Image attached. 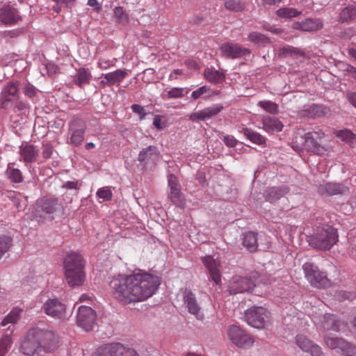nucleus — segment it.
Returning <instances> with one entry per match:
<instances>
[{
    "label": "nucleus",
    "instance_id": "obj_1",
    "mask_svg": "<svg viewBox=\"0 0 356 356\" xmlns=\"http://www.w3.org/2000/svg\"><path fill=\"white\" fill-rule=\"evenodd\" d=\"M161 282L158 276L149 273L119 275L109 282L113 297L124 305L142 302L151 297Z\"/></svg>",
    "mask_w": 356,
    "mask_h": 356
},
{
    "label": "nucleus",
    "instance_id": "obj_2",
    "mask_svg": "<svg viewBox=\"0 0 356 356\" xmlns=\"http://www.w3.org/2000/svg\"><path fill=\"white\" fill-rule=\"evenodd\" d=\"M337 230L328 225L316 227L308 236L310 246L321 250H330L338 241Z\"/></svg>",
    "mask_w": 356,
    "mask_h": 356
},
{
    "label": "nucleus",
    "instance_id": "obj_3",
    "mask_svg": "<svg viewBox=\"0 0 356 356\" xmlns=\"http://www.w3.org/2000/svg\"><path fill=\"white\" fill-rule=\"evenodd\" d=\"M65 278L70 286H79L85 280L83 260L81 254L71 253L64 260Z\"/></svg>",
    "mask_w": 356,
    "mask_h": 356
},
{
    "label": "nucleus",
    "instance_id": "obj_4",
    "mask_svg": "<svg viewBox=\"0 0 356 356\" xmlns=\"http://www.w3.org/2000/svg\"><path fill=\"white\" fill-rule=\"evenodd\" d=\"M30 330L42 352H50L58 346V339L51 330L39 327H32Z\"/></svg>",
    "mask_w": 356,
    "mask_h": 356
},
{
    "label": "nucleus",
    "instance_id": "obj_5",
    "mask_svg": "<svg viewBox=\"0 0 356 356\" xmlns=\"http://www.w3.org/2000/svg\"><path fill=\"white\" fill-rule=\"evenodd\" d=\"M302 269L305 277L312 286L321 289L330 285V280L327 279L325 273L321 271L314 263L306 262L302 266Z\"/></svg>",
    "mask_w": 356,
    "mask_h": 356
},
{
    "label": "nucleus",
    "instance_id": "obj_6",
    "mask_svg": "<svg viewBox=\"0 0 356 356\" xmlns=\"http://www.w3.org/2000/svg\"><path fill=\"white\" fill-rule=\"evenodd\" d=\"M60 204L58 199L54 197H44L38 203L35 211H33L34 217L40 221L42 219H53L51 214L55 213L59 208Z\"/></svg>",
    "mask_w": 356,
    "mask_h": 356
},
{
    "label": "nucleus",
    "instance_id": "obj_7",
    "mask_svg": "<svg viewBox=\"0 0 356 356\" xmlns=\"http://www.w3.org/2000/svg\"><path fill=\"white\" fill-rule=\"evenodd\" d=\"M245 318L250 326L261 329L270 321L269 312L263 307H252L245 312Z\"/></svg>",
    "mask_w": 356,
    "mask_h": 356
},
{
    "label": "nucleus",
    "instance_id": "obj_8",
    "mask_svg": "<svg viewBox=\"0 0 356 356\" xmlns=\"http://www.w3.org/2000/svg\"><path fill=\"white\" fill-rule=\"evenodd\" d=\"M66 305L57 298H49L42 307L47 315L60 320L66 318Z\"/></svg>",
    "mask_w": 356,
    "mask_h": 356
},
{
    "label": "nucleus",
    "instance_id": "obj_9",
    "mask_svg": "<svg viewBox=\"0 0 356 356\" xmlns=\"http://www.w3.org/2000/svg\"><path fill=\"white\" fill-rule=\"evenodd\" d=\"M227 334L232 342L239 348H249L254 343L250 334L235 325L229 327Z\"/></svg>",
    "mask_w": 356,
    "mask_h": 356
},
{
    "label": "nucleus",
    "instance_id": "obj_10",
    "mask_svg": "<svg viewBox=\"0 0 356 356\" xmlns=\"http://www.w3.org/2000/svg\"><path fill=\"white\" fill-rule=\"evenodd\" d=\"M96 321L95 312L88 306H80L76 314V323L86 331L93 329Z\"/></svg>",
    "mask_w": 356,
    "mask_h": 356
},
{
    "label": "nucleus",
    "instance_id": "obj_11",
    "mask_svg": "<svg viewBox=\"0 0 356 356\" xmlns=\"http://www.w3.org/2000/svg\"><path fill=\"white\" fill-rule=\"evenodd\" d=\"M19 96L18 82H8L0 94V108L2 109L8 108L9 104L18 99Z\"/></svg>",
    "mask_w": 356,
    "mask_h": 356
},
{
    "label": "nucleus",
    "instance_id": "obj_12",
    "mask_svg": "<svg viewBox=\"0 0 356 356\" xmlns=\"http://www.w3.org/2000/svg\"><path fill=\"white\" fill-rule=\"evenodd\" d=\"M255 284L254 281L248 277L236 276L233 278L228 286V291L230 295H236L250 291Z\"/></svg>",
    "mask_w": 356,
    "mask_h": 356
},
{
    "label": "nucleus",
    "instance_id": "obj_13",
    "mask_svg": "<svg viewBox=\"0 0 356 356\" xmlns=\"http://www.w3.org/2000/svg\"><path fill=\"white\" fill-rule=\"evenodd\" d=\"M19 351L28 356H33L35 354L39 355L42 352L30 329L21 341Z\"/></svg>",
    "mask_w": 356,
    "mask_h": 356
},
{
    "label": "nucleus",
    "instance_id": "obj_14",
    "mask_svg": "<svg viewBox=\"0 0 356 356\" xmlns=\"http://www.w3.org/2000/svg\"><path fill=\"white\" fill-rule=\"evenodd\" d=\"M220 50L222 56L226 58L235 59L250 54L249 49L229 42L222 44Z\"/></svg>",
    "mask_w": 356,
    "mask_h": 356
},
{
    "label": "nucleus",
    "instance_id": "obj_15",
    "mask_svg": "<svg viewBox=\"0 0 356 356\" xmlns=\"http://www.w3.org/2000/svg\"><path fill=\"white\" fill-rule=\"evenodd\" d=\"M184 302L190 314L195 315L198 320H203L204 314L197 302L195 295L189 289H185L183 293Z\"/></svg>",
    "mask_w": 356,
    "mask_h": 356
},
{
    "label": "nucleus",
    "instance_id": "obj_16",
    "mask_svg": "<svg viewBox=\"0 0 356 356\" xmlns=\"http://www.w3.org/2000/svg\"><path fill=\"white\" fill-rule=\"evenodd\" d=\"M86 129V125L81 119L73 120L70 124V131H71V142L75 146L80 145L83 139L84 134Z\"/></svg>",
    "mask_w": 356,
    "mask_h": 356
},
{
    "label": "nucleus",
    "instance_id": "obj_17",
    "mask_svg": "<svg viewBox=\"0 0 356 356\" xmlns=\"http://www.w3.org/2000/svg\"><path fill=\"white\" fill-rule=\"evenodd\" d=\"M22 20L17 8L10 5H4L0 8V21L4 24L14 25Z\"/></svg>",
    "mask_w": 356,
    "mask_h": 356
},
{
    "label": "nucleus",
    "instance_id": "obj_18",
    "mask_svg": "<svg viewBox=\"0 0 356 356\" xmlns=\"http://www.w3.org/2000/svg\"><path fill=\"white\" fill-rule=\"evenodd\" d=\"M323 135L322 132H308L305 135L304 138L301 137V140L303 141L305 148L309 151L316 154H323L325 149L316 140V138H321Z\"/></svg>",
    "mask_w": 356,
    "mask_h": 356
},
{
    "label": "nucleus",
    "instance_id": "obj_19",
    "mask_svg": "<svg viewBox=\"0 0 356 356\" xmlns=\"http://www.w3.org/2000/svg\"><path fill=\"white\" fill-rule=\"evenodd\" d=\"M348 192V188L340 183L327 182L320 184L318 187V193L321 195H344Z\"/></svg>",
    "mask_w": 356,
    "mask_h": 356
},
{
    "label": "nucleus",
    "instance_id": "obj_20",
    "mask_svg": "<svg viewBox=\"0 0 356 356\" xmlns=\"http://www.w3.org/2000/svg\"><path fill=\"white\" fill-rule=\"evenodd\" d=\"M296 343L302 351L309 353L312 356H320L323 353L318 345L314 343L303 334H298L296 337Z\"/></svg>",
    "mask_w": 356,
    "mask_h": 356
},
{
    "label": "nucleus",
    "instance_id": "obj_21",
    "mask_svg": "<svg viewBox=\"0 0 356 356\" xmlns=\"http://www.w3.org/2000/svg\"><path fill=\"white\" fill-rule=\"evenodd\" d=\"M223 108V106L220 104H214L211 106L207 107L203 110L190 114L188 119L191 121L210 119L220 113Z\"/></svg>",
    "mask_w": 356,
    "mask_h": 356
},
{
    "label": "nucleus",
    "instance_id": "obj_22",
    "mask_svg": "<svg viewBox=\"0 0 356 356\" xmlns=\"http://www.w3.org/2000/svg\"><path fill=\"white\" fill-rule=\"evenodd\" d=\"M202 261L208 270L212 280L216 283V284H218L221 282V276L219 269L220 264L211 256H205L202 259Z\"/></svg>",
    "mask_w": 356,
    "mask_h": 356
},
{
    "label": "nucleus",
    "instance_id": "obj_23",
    "mask_svg": "<svg viewBox=\"0 0 356 356\" xmlns=\"http://www.w3.org/2000/svg\"><path fill=\"white\" fill-rule=\"evenodd\" d=\"M293 29L302 31H316L323 27L320 19L308 18L302 22H296L292 25Z\"/></svg>",
    "mask_w": 356,
    "mask_h": 356
},
{
    "label": "nucleus",
    "instance_id": "obj_24",
    "mask_svg": "<svg viewBox=\"0 0 356 356\" xmlns=\"http://www.w3.org/2000/svg\"><path fill=\"white\" fill-rule=\"evenodd\" d=\"M128 76L126 70H117L114 72L102 74L104 78L101 83L108 86L119 85Z\"/></svg>",
    "mask_w": 356,
    "mask_h": 356
},
{
    "label": "nucleus",
    "instance_id": "obj_25",
    "mask_svg": "<svg viewBox=\"0 0 356 356\" xmlns=\"http://www.w3.org/2000/svg\"><path fill=\"white\" fill-rule=\"evenodd\" d=\"M356 20V3L345 5L339 12L337 21L340 24Z\"/></svg>",
    "mask_w": 356,
    "mask_h": 356
},
{
    "label": "nucleus",
    "instance_id": "obj_26",
    "mask_svg": "<svg viewBox=\"0 0 356 356\" xmlns=\"http://www.w3.org/2000/svg\"><path fill=\"white\" fill-rule=\"evenodd\" d=\"M38 149L32 144H22L19 147V154L26 163L36 161L38 156Z\"/></svg>",
    "mask_w": 356,
    "mask_h": 356
},
{
    "label": "nucleus",
    "instance_id": "obj_27",
    "mask_svg": "<svg viewBox=\"0 0 356 356\" xmlns=\"http://www.w3.org/2000/svg\"><path fill=\"white\" fill-rule=\"evenodd\" d=\"M330 110L323 105L312 104L302 111V115L310 118H321L330 114Z\"/></svg>",
    "mask_w": 356,
    "mask_h": 356
},
{
    "label": "nucleus",
    "instance_id": "obj_28",
    "mask_svg": "<svg viewBox=\"0 0 356 356\" xmlns=\"http://www.w3.org/2000/svg\"><path fill=\"white\" fill-rule=\"evenodd\" d=\"M289 192V189L286 186H281L279 187H272L267 189L265 192V199L270 202H275L284 197Z\"/></svg>",
    "mask_w": 356,
    "mask_h": 356
},
{
    "label": "nucleus",
    "instance_id": "obj_29",
    "mask_svg": "<svg viewBox=\"0 0 356 356\" xmlns=\"http://www.w3.org/2000/svg\"><path fill=\"white\" fill-rule=\"evenodd\" d=\"M242 245L250 252L258 250L257 233L249 231L243 234Z\"/></svg>",
    "mask_w": 356,
    "mask_h": 356
},
{
    "label": "nucleus",
    "instance_id": "obj_30",
    "mask_svg": "<svg viewBox=\"0 0 356 356\" xmlns=\"http://www.w3.org/2000/svg\"><path fill=\"white\" fill-rule=\"evenodd\" d=\"M159 152L156 146L149 145L143 149L138 154V161L140 163H147L158 159Z\"/></svg>",
    "mask_w": 356,
    "mask_h": 356
},
{
    "label": "nucleus",
    "instance_id": "obj_31",
    "mask_svg": "<svg viewBox=\"0 0 356 356\" xmlns=\"http://www.w3.org/2000/svg\"><path fill=\"white\" fill-rule=\"evenodd\" d=\"M6 177L13 184H19L23 181L22 172L19 168H15V163H9L5 171Z\"/></svg>",
    "mask_w": 356,
    "mask_h": 356
},
{
    "label": "nucleus",
    "instance_id": "obj_32",
    "mask_svg": "<svg viewBox=\"0 0 356 356\" xmlns=\"http://www.w3.org/2000/svg\"><path fill=\"white\" fill-rule=\"evenodd\" d=\"M248 140L259 145H266V138L250 128H242L240 131Z\"/></svg>",
    "mask_w": 356,
    "mask_h": 356
},
{
    "label": "nucleus",
    "instance_id": "obj_33",
    "mask_svg": "<svg viewBox=\"0 0 356 356\" xmlns=\"http://www.w3.org/2000/svg\"><path fill=\"white\" fill-rule=\"evenodd\" d=\"M263 129L267 132L281 131L283 128L282 122L275 118L266 117L262 120Z\"/></svg>",
    "mask_w": 356,
    "mask_h": 356
},
{
    "label": "nucleus",
    "instance_id": "obj_34",
    "mask_svg": "<svg viewBox=\"0 0 356 356\" xmlns=\"http://www.w3.org/2000/svg\"><path fill=\"white\" fill-rule=\"evenodd\" d=\"M91 78L90 72L84 67H81L77 70L74 76V82L79 87L81 88L83 85L88 84Z\"/></svg>",
    "mask_w": 356,
    "mask_h": 356
},
{
    "label": "nucleus",
    "instance_id": "obj_35",
    "mask_svg": "<svg viewBox=\"0 0 356 356\" xmlns=\"http://www.w3.org/2000/svg\"><path fill=\"white\" fill-rule=\"evenodd\" d=\"M204 76L209 82L216 84L222 83L225 79L223 72L209 68L205 70Z\"/></svg>",
    "mask_w": 356,
    "mask_h": 356
},
{
    "label": "nucleus",
    "instance_id": "obj_36",
    "mask_svg": "<svg viewBox=\"0 0 356 356\" xmlns=\"http://www.w3.org/2000/svg\"><path fill=\"white\" fill-rule=\"evenodd\" d=\"M168 195L170 200L175 205L181 209H184L185 207V197L184 194L181 192V188L176 191H170Z\"/></svg>",
    "mask_w": 356,
    "mask_h": 356
},
{
    "label": "nucleus",
    "instance_id": "obj_37",
    "mask_svg": "<svg viewBox=\"0 0 356 356\" xmlns=\"http://www.w3.org/2000/svg\"><path fill=\"white\" fill-rule=\"evenodd\" d=\"M324 341L327 347L331 349H340L341 350L343 345L345 344V340L341 337H330L325 335Z\"/></svg>",
    "mask_w": 356,
    "mask_h": 356
},
{
    "label": "nucleus",
    "instance_id": "obj_38",
    "mask_svg": "<svg viewBox=\"0 0 356 356\" xmlns=\"http://www.w3.org/2000/svg\"><path fill=\"white\" fill-rule=\"evenodd\" d=\"M224 5L227 10L234 12H241L245 8L243 0H225Z\"/></svg>",
    "mask_w": 356,
    "mask_h": 356
},
{
    "label": "nucleus",
    "instance_id": "obj_39",
    "mask_svg": "<svg viewBox=\"0 0 356 356\" xmlns=\"http://www.w3.org/2000/svg\"><path fill=\"white\" fill-rule=\"evenodd\" d=\"M94 356H116L115 343H109L98 348Z\"/></svg>",
    "mask_w": 356,
    "mask_h": 356
},
{
    "label": "nucleus",
    "instance_id": "obj_40",
    "mask_svg": "<svg viewBox=\"0 0 356 356\" xmlns=\"http://www.w3.org/2000/svg\"><path fill=\"white\" fill-rule=\"evenodd\" d=\"M248 40L255 44L265 45L270 42V39L259 32H252L248 35Z\"/></svg>",
    "mask_w": 356,
    "mask_h": 356
},
{
    "label": "nucleus",
    "instance_id": "obj_41",
    "mask_svg": "<svg viewBox=\"0 0 356 356\" xmlns=\"http://www.w3.org/2000/svg\"><path fill=\"white\" fill-rule=\"evenodd\" d=\"M22 312V309L17 308L13 309L6 316L4 317L1 325L2 326H6L8 323H17L19 318Z\"/></svg>",
    "mask_w": 356,
    "mask_h": 356
},
{
    "label": "nucleus",
    "instance_id": "obj_42",
    "mask_svg": "<svg viewBox=\"0 0 356 356\" xmlns=\"http://www.w3.org/2000/svg\"><path fill=\"white\" fill-rule=\"evenodd\" d=\"M116 356H138V354L132 348L124 346L122 343H115Z\"/></svg>",
    "mask_w": 356,
    "mask_h": 356
},
{
    "label": "nucleus",
    "instance_id": "obj_43",
    "mask_svg": "<svg viewBox=\"0 0 356 356\" xmlns=\"http://www.w3.org/2000/svg\"><path fill=\"white\" fill-rule=\"evenodd\" d=\"M13 340L10 335L6 334L0 339V356H5L11 348Z\"/></svg>",
    "mask_w": 356,
    "mask_h": 356
},
{
    "label": "nucleus",
    "instance_id": "obj_44",
    "mask_svg": "<svg viewBox=\"0 0 356 356\" xmlns=\"http://www.w3.org/2000/svg\"><path fill=\"white\" fill-rule=\"evenodd\" d=\"M301 13L297 11L293 8H280L276 11V14L280 17L282 18H291L299 15Z\"/></svg>",
    "mask_w": 356,
    "mask_h": 356
},
{
    "label": "nucleus",
    "instance_id": "obj_45",
    "mask_svg": "<svg viewBox=\"0 0 356 356\" xmlns=\"http://www.w3.org/2000/svg\"><path fill=\"white\" fill-rule=\"evenodd\" d=\"M280 54L285 57L305 55L304 51H302V50L289 45L283 47L280 50Z\"/></svg>",
    "mask_w": 356,
    "mask_h": 356
},
{
    "label": "nucleus",
    "instance_id": "obj_46",
    "mask_svg": "<svg viewBox=\"0 0 356 356\" xmlns=\"http://www.w3.org/2000/svg\"><path fill=\"white\" fill-rule=\"evenodd\" d=\"M12 238L6 235L0 236V259L12 245Z\"/></svg>",
    "mask_w": 356,
    "mask_h": 356
},
{
    "label": "nucleus",
    "instance_id": "obj_47",
    "mask_svg": "<svg viewBox=\"0 0 356 356\" xmlns=\"http://www.w3.org/2000/svg\"><path fill=\"white\" fill-rule=\"evenodd\" d=\"M114 15L118 23L122 25H125L128 23V15L124 12L122 7H116L114 10Z\"/></svg>",
    "mask_w": 356,
    "mask_h": 356
},
{
    "label": "nucleus",
    "instance_id": "obj_48",
    "mask_svg": "<svg viewBox=\"0 0 356 356\" xmlns=\"http://www.w3.org/2000/svg\"><path fill=\"white\" fill-rule=\"evenodd\" d=\"M258 104L260 107L270 113L275 114L278 113L277 104L271 101H261Z\"/></svg>",
    "mask_w": 356,
    "mask_h": 356
},
{
    "label": "nucleus",
    "instance_id": "obj_49",
    "mask_svg": "<svg viewBox=\"0 0 356 356\" xmlns=\"http://www.w3.org/2000/svg\"><path fill=\"white\" fill-rule=\"evenodd\" d=\"M184 89L181 88H173L168 91L166 94L167 99L180 98L184 97Z\"/></svg>",
    "mask_w": 356,
    "mask_h": 356
},
{
    "label": "nucleus",
    "instance_id": "obj_50",
    "mask_svg": "<svg viewBox=\"0 0 356 356\" xmlns=\"http://www.w3.org/2000/svg\"><path fill=\"white\" fill-rule=\"evenodd\" d=\"M341 351H343L347 356H356V346L353 345L346 341L345 344L343 345Z\"/></svg>",
    "mask_w": 356,
    "mask_h": 356
},
{
    "label": "nucleus",
    "instance_id": "obj_51",
    "mask_svg": "<svg viewBox=\"0 0 356 356\" xmlns=\"http://www.w3.org/2000/svg\"><path fill=\"white\" fill-rule=\"evenodd\" d=\"M168 186L170 188V191H176V190L181 188V186L179 183L178 179L177 178V177L175 175L170 174L168 176Z\"/></svg>",
    "mask_w": 356,
    "mask_h": 356
},
{
    "label": "nucleus",
    "instance_id": "obj_52",
    "mask_svg": "<svg viewBox=\"0 0 356 356\" xmlns=\"http://www.w3.org/2000/svg\"><path fill=\"white\" fill-rule=\"evenodd\" d=\"M97 195L99 198L102 199L103 201H108L112 197V192L108 188H102L98 190Z\"/></svg>",
    "mask_w": 356,
    "mask_h": 356
},
{
    "label": "nucleus",
    "instance_id": "obj_53",
    "mask_svg": "<svg viewBox=\"0 0 356 356\" xmlns=\"http://www.w3.org/2000/svg\"><path fill=\"white\" fill-rule=\"evenodd\" d=\"M337 136L342 140L350 142L354 138V134L349 130L339 131Z\"/></svg>",
    "mask_w": 356,
    "mask_h": 356
},
{
    "label": "nucleus",
    "instance_id": "obj_54",
    "mask_svg": "<svg viewBox=\"0 0 356 356\" xmlns=\"http://www.w3.org/2000/svg\"><path fill=\"white\" fill-rule=\"evenodd\" d=\"M97 65H98V67L99 68H101L102 70H106V69L109 68L110 67L113 66L115 65V60L106 59L104 58H101L99 59Z\"/></svg>",
    "mask_w": 356,
    "mask_h": 356
},
{
    "label": "nucleus",
    "instance_id": "obj_55",
    "mask_svg": "<svg viewBox=\"0 0 356 356\" xmlns=\"http://www.w3.org/2000/svg\"><path fill=\"white\" fill-rule=\"evenodd\" d=\"M210 88L207 86H203L200 88H199L197 90L193 91L191 94V97L193 99H198L202 95L207 92Z\"/></svg>",
    "mask_w": 356,
    "mask_h": 356
},
{
    "label": "nucleus",
    "instance_id": "obj_56",
    "mask_svg": "<svg viewBox=\"0 0 356 356\" xmlns=\"http://www.w3.org/2000/svg\"><path fill=\"white\" fill-rule=\"evenodd\" d=\"M81 186V184L80 183H79V181L77 180L68 181L63 185V188H66V189H70V190L74 189L76 191H79Z\"/></svg>",
    "mask_w": 356,
    "mask_h": 356
},
{
    "label": "nucleus",
    "instance_id": "obj_57",
    "mask_svg": "<svg viewBox=\"0 0 356 356\" xmlns=\"http://www.w3.org/2000/svg\"><path fill=\"white\" fill-rule=\"evenodd\" d=\"M14 108H13V111L14 112H17V111H24L26 109V104L21 100L19 99V96L18 97V99H15V101H14Z\"/></svg>",
    "mask_w": 356,
    "mask_h": 356
},
{
    "label": "nucleus",
    "instance_id": "obj_58",
    "mask_svg": "<svg viewBox=\"0 0 356 356\" xmlns=\"http://www.w3.org/2000/svg\"><path fill=\"white\" fill-rule=\"evenodd\" d=\"M222 141L227 147H234L237 144V140L233 136L230 135L224 136Z\"/></svg>",
    "mask_w": 356,
    "mask_h": 356
},
{
    "label": "nucleus",
    "instance_id": "obj_59",
    "mask_svg": "<svg viewBox=\"0 0 356 356\" xmlns=\"http://www.w3.org/2000/svg\"><path fill=\"white\" fill-rule=\"evenodd\" d=\"M24 92L26 96L32 98L36 95L37 90L33 85L27 84L24 88Z\"/></svg>",
    "mask_w": 356,
    "mask_h": 356
},
{
    "label": "nucleus",
    "instance_id": "obj_60",
    "mask_svg": "<svg viewBox=\"0 0 356 356\" xmlns=\"http://www.w3.org/2000/svg\"><path fill=\"white\" fill-rule=\"evenodd\" d=\"M52 153L53 147L51 145L47 144L43 145L42 154L44 159H48L51 158Z\"/></svg>",
    "mask_w": 356,
    "mask_h": 356
},
{
    "label": "nucleus",
    "instance_id": "obj_61",
    "mask_svg": "<svg viewBox=\"0 0 356 356\" xmlns=\"http://www.w3.org/2000/svg\"><path fill=\"white\" fill-rule=\"evenodd\" d=\"M132 111L140 115V119H143L146 115L144 107L139 104H133L131 106Z\"/></svg>",
    "mask_w": 356,
    "mask_h": 356
},
{
    "label": "nucleus",
    "instance_id": "obj_62",
    "mask_svg": "<svg viewBox=\"0 0 356 356\" xmlns=\"http://www.w3.org/2000/svg\"><path fill=\"white\" fill-rule=\"evenodd\" d=\"M346 96L349 103L356 108V92L348 91Z\"/></svg>",
    "mask_w": 356,
    "mask_h": 356
},
{
    "label": "nucleus",
    "instance_id": "obj_63",
    "mask_svg": "<svg viewBox=\"0 0 356 356\" xmlns=\"http://www.w3.org/2000/svg\"><path fill=\"white\" fill-rule=\"evenodd\" d=\"M184 63L189 69L195 70L198 68V64L193 60H186Z\"/></svg>",
    "mask_w": 356,
    "mask_h": 356
},
{
    "label": "nucleus",
    "instance_id": "obj_64",
    "mask_svg": "<svg viewBox=\"0 0 356 356\" xmlns=\"http://www.w3.org/2000/svg\"><path fill=\"white\" fill-rule=\"evenodd\" d=\"M203 17L200 15H195L191 17L190 22L194 24H200L202 22Z\"/></svg>",
    "mask_w": 356,
    "mask_h": 356
}]
</instances>
